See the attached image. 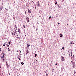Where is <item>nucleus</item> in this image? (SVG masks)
<instances>
[{"instance_id":"obj_1","label":"nucleus","mask_w":76,"mask_h":76,"mask_svg":"<svg viewBox=\"0 0 76 76\" xmlns=\"http://www.w3.org/2000/svg\"><path fill=\"white\" fill-rule=\"evenodd\" d=\"M62 57V58H61V60L63 61H64L65 60V59H64V58L63 56H61Z\"/></svg>"},{"instance_id":"obj_2","label":"nucleus","mask_w":76,"mask_h":76,"mask_svg":"<svg viewBox=\"0 0 76 76\" xmlns=\"http://www.w3.org/2000/svg\"><path fill=\"white\" fill-rule=\"evenodd\" d=\"M13 32H12L11 34H12V35H15V33H14V31H13Z\"/></svg>"},{"instance_id":"obj_3","label":"nucleus","mask_w":76,"mask_h":76,"mask_svg":"<svg viewBox=\"0 0 76 76\" xmlns=\"http://www.w3.org/2000/svg\"><path fill=\"white\" fill-rule=\"evenodd\" d=\"M18 31L20 34V30L19 28L18 29Z\"/></svg>"},{"instance_id":"obj_4","label":"nucleus","mask_w":76,"mask_h":76,"mask_svg":"<svg viewBox=\"0 0 76 76\" xmlns=\"http://www.w3.org/2000/svg\"><path fill=\"white\" fill-rule=\"evenodd\" d=\"M6 65L7 66V67H8V66H9V65H8V64H7V62L6 61Z\"/></svg>"},{"instance_id":"obj_5","label":"nucleus","mask_w":76,"mask_h":76,"mask_svg":"<svg viewBox=\"0 0 76 76\" xmlns=\"http://www.w3.org/2000/svg\"><path fill=\"white\" fill-rule=\"evenodd\" d=\"M37 4L38 5V6H39L40 4H39V1L37 2Z\"/></svg>"},{"instance_id":"obj_6","label":"nucleus","mask_w":76,"mask_h":76,"mask_svg":"<svg viewBox=\"0 0 76 76\" xmlns=\"http://www.w3.org/2000/svg\"><path fill=\"white\" fill-rule=\"evenodd\" d=\"M26 51L27 53H28H28H29V51L28 50H26Z\"/></svg>"},{"instance_id":"obj_7","label":"nucleus","mask_w":76,"mask_h":76,"mask_svg":"<svg viewBox=\"0 0 76 76\" xmlns=\"http://www.w3.org/2000/svg\"><path fill=\"white\" fill-rule=\"evenodd\" d=\"M71 62L73 64V65H75V64H74V63H73V61H71Z\"/></svg>"},{"instance_id":"obj_8","label":"nucleus","mask_w":76,"mask_h":76,"mask_svg":"<svg viewBox=\"0 0 76 76\" xmlns=\"http://www.w3.org/2000/svg\"><path fill=\"white\" fill-rule=\"evenodd\" d=\"M27 22H29V19H27Z\"/></svg>"},{"instance_id":"obj_9","label":"nucleus","mask_w":76,"mask_h":76,"mask_svg":"<svg viewBox=\"0 0 76 76\" xmlns=\"http://www.w3.org/2000/svg\"><path fill=\"white\" fill-rule=\"evenodd\" d=\"M28 13H31V11H30V10H28Z\"/></svg>"},{"instance_id":"obj_10","label":"nucleus","mask_w":76,"mask_h":76,"mask_svg":"<svg viewBox=\"0 0 76 76\" xmlns=\"http://www.w3.org/2000/svg\"><path fill=\"white\" fill-rule=\"evenodd\" d=\"M6 45H7V47H9V45L7 44Z\"/></svg>"},{"instance_id":"obj_11","label":"nucleus","mask_w":76,"mask_h":76,"mask_svg":"<svg viewBox=\"0 0 76 76\" xmlns=\"http://www.w3.org/2000/svg\"><path fill=\"white\" fill-rule=\"evenodd\" d=\"M13 18H14V20H15V15H13Z\"/></svg>"},{"instance_id":"obj_12","label":"nucleus","mask_w":76,"mask_h":76,"mask_svg":"<svg viewBox=\"0 0 76 76\" xmlns=\"http://www.w3.org/2000/svg\"><path fill=\"white\" fill-rule=\"evenodd\" d=\"M10 42H11V41H10V42H8V44H9V45H10L11 44Z\"/></svg>"},{"instance_id":"obj_13","label":"nucleus","mask_w":76,"mask_h":76,"mask_svg":"<svg viewBox=\"0 0 76 76\" xmlns=\"http://www.w3.org/2000/svg\"><path fill=\"white\" fill-rule=\"evenodd\" d=\"M23 27L24 28H25V24L23 25Z\"/></svg>"},{"instance_id":"obj_14","label":"nucleus","mask_w":76,"mask_h":76,"mask_svg":"<svg viewBox=\"0 0 76 76\" xmlns=\"http://www.w3.org/2000/svg\"><path fill=\"white\" fill-rule=\"evenodd\" d=\"M21 64H22V65H23V64H24V63H23V62H21Z\"/></svg>"},{"instance_id":"obj_15","label":"nucleus","mask_w":76,"mask_h":76,"mask_svg":"<svg viewBox=\"0 0 76 76\" xmlns=\"http://www.w3.org/2000/svg\"><path fill=\"white\" fill-rule=\"evenodd\" d=\"M35 57H37V54H35Z\"/></svg>"},{"instance_id":"obj_16","label":"nucleus","mask_w":76,"mask_h":76,"mask_svg":"<svg viewBox=\"0 0 76 76\" xmlns=\"http://www.w3.org/2000/svg\"><path fill=\"white\" fill-rule=\"evenodd\" d=\"M27 45V47H29V44L28 43Z\"/></svg>"},{"instance_id":"obj_17","label":"nucleus","mask_w":76,"mask_h":76,"mask_svg":"<svg viewBox=\"0 0 76 76\" xmlns=\"http://www.w3.org/2000/svg\"><path fill=\"white\" fill-rule=\"evenodd\" d=\"M16 32H17V31H16V30H15V32H14V33L15 34V33H16Z\"/></svg>"},{"instance_id":"obj_18","label":"nucleus","mask_w":76,"mask_h":76,"mask_svg":"<svg viewBox=\"0 0 76 76\" xmlns=\"http://www.w3.org/2000/svg\"><path fill=\"white\" fill-rule=\"evenodd\" d=\"M49 19H51V16L49 17Z\"/></svg>"},{"instance_id":"obj_19","label":"nucleus","mask_w":76,"mask_h":76,"mask_svg":"<svg viewBox=\"0 0 76 76\" xmlns=\"http://www.w3.org/2000/svg\"><path fill=\"white\" fill-rule=\"evenodd\" d=\"M5 43H4V44L3 45V46H6V45H5Z\"/></svg>"},{"instance_id":"obj_20","label":"nucleus","mask_w":76,"mask_h":76,"mask_svg":"<svg viewBox=\"0 0 76 76\" xmlns=\"http://www.w3.org/2000/svg\"><path fill=\"white\" fill-rule=\"evenodd\" d=\"M5 57H4V56L3 55V56H2V58H4Z\"/></svg>"},{"instance_id":"obj_21","label":"nucleus","mask_w":76,"mask_h":76,"mask_svg":"<svg viewBox=\"0 0 76 76\" xmlns=\"http://www.w3.org/2000/svg\"><path fill=\"white\" fill-rule=\"evenodd\" d=\"M46 76H48V74H46Z\"/></svg>"},{"instance_id":"obj_22","label":"nucleus","mask_w":76,"mask_h":76,"mask_svg":"<svg viewBox=\"0 0 76 76\" xmlns=\"http://www.w3.org/2000/svg\"><path fill=\"white\" fill-rule=\"evenodd\" d=\"M64 47H63L62 48V49H63V50H64Z\"/></svg>"},{"instance_id":"obj_23","label":"nucleus","mask_w":76,"mask_h":76,"mask_svg":"<svg viewBox=\"0 0 76 76\" xmlns=\"http://www.w3.org/2000/svg\"><path fill=\"white\" fill-rule=\"evenodd\" d=\"M15 28H16V30H17V29H18V28L17 27H15Z\"/></svg>"},{"instance_id":"obj_24","label":"nucleus","mask_w":76,"mask_h":76,"mask_svg":"<svg viewBox=\"0 0 76 76\" xmlns=\"http://www.w3.org/2000/svg\"><path fill=\"white\" fill-rule=\"evenodd\" d=\"M57 63H56L55 64L56 66H57Z\"/></svg>"},{"instance_id":"obj_25","label":"nucleus","mask_w":76,"mask_h":76,"mask_svg":"<svg viewBox=\"0 0 76 76\" xmlns=\"http://www.w3.org/2000/svg\"><path fill=\"white\" fill-rule=\"evenodd\" d=\"M62 36H63V35H62V36H60V37H62Z\"/></svg>"},{"instance_id":"obj_26","label":"nucleus","mask_w":76,"mask_h":76,"mask_svg":"<svg viewBox=\"0 0 76 76\" xmlns=\"http://www.w3.org/2000/svg\"><path fill=\"white\" fill-rule=\"evenodd\" d=\"M74 74H76V72H74Z\"/></svg>"},{"instance_id":"obj_27","label":"nucleus","mask_w":76,"mask_h":76,"mask_svg":"<svg viewBox=\"0 0 76 76\" xmlns=\"http://www.w3.org/2000/svg\"><path fill=\"white\" fill-rule=\"evenodd\" d=\"M55 4H57V2L55 3Z\"/></svg>"},{"instance_id":"obj_28","label":"nucleus","mask_w":76,"mask_h":76,"mask_svg":"<svg viewBox=\"0 0 76 76\" xmlns=\"http://www.w3.org/2000/svg\"><path fill=\"white\" fill-rule=\"evenodd\" d=\"M18 59H19V60H20V58H18Z\"/></svg>"},{"instance_id":"obj_29","label":"nucleus","mask_w":76,"mask_h":76,"mask_svg":"<svg viewBox=\"0 0 76 76\" xmlns=\"http://www.w3.org/2000/svg\"><path fill=\"white\" fill-rule=\"evenodd\" d=\"M20 53H21V51H20Z\"/></svg>"},{"instance_id":"obj_30","label":"nucleus","mask_w":76,"mask_h":76,"mask_svg":"<svg viewBox=\"0 0 76 76\" xmlns=\"http://www.w3.org/2000/svg\"><path fill=\"white\" fill-rule=\"evenodd\" d=\"M15 27H16V25H15Z\"/></svg>"},{"instance_id":"obj_31","label":"nucleus","mask_w":76,"mask_h":76,"mask_svg":"<svg viewBox=\"0 0 76 76\" xmlns=\"http://www.w3.org/2000/svg\"><path fill=\"white\" fill-rule=\"evenodd\" d=\"M0 9H1V10H2V9L1 8Z\"/></svg>"},{"instance_id":"obj_32","label":"nucleus","mask_w":76,"mask_h":76,"mask_svg":"<svg viewBox=\"0 0 76 76\" xmlns=\"http://www.w3.org/2000/svg\"><path fill=\"white\" fill-rule=\"evenodd\" d=\"M26 19H27L28 17H26Z\"/></svg>"},{"instance_id":"obj_33","label":"nucleus","mask_w":76,"mask_h":76,"mask_svg":"<svg viewBox=\"0 0 76 76\" xmlns=\"http://www.w3.org/2000/svg\"><path fill=\"white\" fill-rule=\"evenodd\" d=\"M27 19H29V18H27Z\"/></svg>"},{"instance_id":"obj_34","label":"nucleus","mask_w":76,"mask_h":76,"mask_svg":"<svg viewBox=\"0 0 76 76\" xmlns=\"http://www.w3.org/2000/svg\"><path fill=\"white\" fill-rule=\"evenodd\" d=\"M60 35H61V36L63 35L61 34H60Z\"/></svg>"},{"instance_id":"obj_35","label":"nucleus","mask_w":76,"mask_h":76,"mask_svg":"<svg viewBox=\"0 0 76 76\" xmlns=\"http://www.w3.org/2000/svg\"><path fill=\"white\" fill-rule=\"evenodd\" d=\"M8 51H10V49H8Z\"/></svg>"},{"instance_id":"obj_36","label":"nucleus","mask_w":76,"mask_h":76,"mask_svg":"<svg viewBox=\"0 0 76 76\" xmlns=\"http://www.w3.org/2000/svg\"><path fill=\"white\" fill-rule=\"evenodd\" d=\"M17 52H18H18H19V50H18L17 51Z\"/></svg>"},{"instance_id":"obj_37","label":"nucleus","mask_w":76,"mask_h":76,"mask_svg":"<svg viewBox=\"0 0 76 76\" xmlns=\"http://www.w3.org/2000/svg\"><path fill=\"white\" fill-rule=\"evenodd\" d=\"M70 44H72V42H71L70 43Z\"/></svg>"},{"instance_id":"obj_38","label":"nucleus","mask_w":76,"mask_h":76,"mask_svg":"<svg viewBox=\"0 0 76 76\" xmlns=\"http://www.w3.org/2000/svg\"><path fill=\"white\" fill-rule=\"evenodd\" d=\"M0 51H1V48H0Z\"/></svg>"},{"instance_id":"obj_39","label":"nucleus","mask_w":76,"mask_h":76,"mask_svg":"<svg viewBox=\"0 0 76 76\" xmlns=\"http://www.w3.org/2000/svg\"><path fill=\"white\" fill-rule=\"evenodd\" d=\"M9 48H8V49L9 50Z\"/></svg>"},{"instance_id":"obj_40","label":"nucleus","mask_w":76,"mask_h":76,"mask_svg":"<svg viewBox=\"0 0 76 76\" xmlns=\"http://www.w3.org/2000/svg\"><path fill=\"white\" fill-rule=\"evenodd\" d=\"M38 30V28H37V29H36V31H37Z\"/></svg>"},{"instance_id":"obj_41","label":"nucleus","mask_w":76,"mask_h":76,"mask_svg":"<svg viewBox=\"0 0 76 76\" xmlns=\"http://www.w3.org/2000/svg\"><path fill=\"white\" fill-rule=\"evenodd\" d=\"M1 66H0V68L1 69Z\"/></svg>"},{"instance_id":"obj_42","label":"nucleus","mask_w":76,"mask_h":76,"mask_svg":"<svg viewBox=\"0 0 76 76\" xmlns=\"http://www.w3.org/2000/svg\"><path fill=\"white\" fill-rule=\"evenodd\" d=\"M72 44H74V43H73Z\"/></svg>"},{"instance_id":"obj_43","label":"nucleus","mask_w":76,"mask_h":76,"mask_svg":"<svg viewBox=\"0 0 76 76\" xmlns=\"http://www.w3.org/2000/svg\"><path fill=\"white\" fill-rule=\"evenodd\" d=\"M67 25H68V24H67Z\"/></svg>"},{"instance_id":"obj_44","label":"nucleus","mask_w":76,"mask_h":76,"mask_svg":"<svg viewBox=\"0 0 76 76\" xmlns=\"http://www.w3.org/2000/svg\"><path fill=\"white\" fill-rule=\"evenodd\" d=\"M29 46H30V47H31V45H29Z\"/></svg>"},{"instance_id":"obj_45","label":"nucleus","mask_w":76,"mask_h":76,"mask_svg":"<svg viewBox=\"0 0 76 76\" xmlns=\"http://www.w3.org/2000/svg\"><path fill=\"white\" fill-rule=\"evenodd\" d=\"M35 9H36V7H35Z\"/></svg>"},{"instance_id":"obj_46","label":"nucleus","mask_w":76,"mask_h":76,"mask_svg":"<svg viewBox=\"0 0 76 76\" xmlns=\"http://www.w3.org/2000/svg\"><path fill=\"white\" fill-rule=\"evenodd\" d=\"M25 37H26V35H25Z\"/></svg>"},{"instance_id":"obj_47","label":"nucleus","mask_w":76,"mask_h":76,"mask_svg":"<svg viewBox=\"0 0 76 76\" xmlns=\"http://www.w3.org/2000/svg\"><path fill=\"white\" fill-rule=\"evenodd\" d=\"M32 1V2H33V1Z\"/></svg>"},{"instance_id":"obj_48","label":"nucleus","mask_w":76,"mask_h":76,"mask_svg":"<svg viewBox=\"0 0 76 76\" xmlns=\"http://www.w3.org/2000/svg\"><path fill=\"white\" fill-rule=\"evenodd\" d=\"M58 25H59V23H58Z\"/></svg>"},{"instance_id":"obj_49","label":"nucleus","mask_w":76,"mask_h":76,"mask_svg":"<svg viewBox=\"0 0 76 76\" xmlns=\"http://www.w3.org/2000/svg\"><path fill=\"white\" fill-rule=\"evenodd\" d=\"M9 74V75H10V74Z\"/></svg>"},{"instance_id":"obj_50","label":"nucleus","mask_w":76,"mask_h":76,"mask_svg":"<svg viewBox=\"0 0 76 76\" xmlns=\"http://www.w3.org/2000/svg\"><path fill=\"white\" fill-rule=\"evenodd\" d=\"M4 47V48L5 47Z\"/></svg>"}]
</instances>
